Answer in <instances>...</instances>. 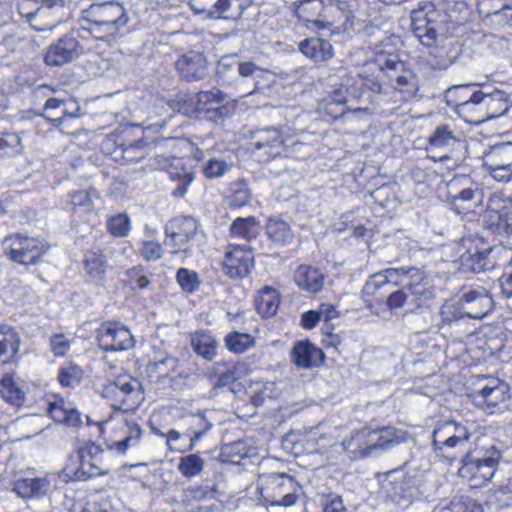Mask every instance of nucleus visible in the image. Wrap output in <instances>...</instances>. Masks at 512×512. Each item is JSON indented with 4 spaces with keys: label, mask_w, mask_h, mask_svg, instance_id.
Segmentation results:
<instances>
[{
    "label": "nucleus",
    "mask_w": 512,
    "mask_h": 512,
    "mask_svg": "<svg viewBox=\"0 0 512 512\" xmlns=\"http://www.w3.org/2000/svg\"><path fill=\"white\" fill-rule=\"evenodd\" d=\"M340 72L339 86L329 91L318 104L319 111L332 119L342 117L347 112L363 115L374 113L370 107H356L352 104L353 100L360 97L363 86L372 92L381 93L387 79L404 102L413 98L418 91L416 75L406 69L405 63L400 60L390 42H382L376 46L372 57L354 72Z\"/></svg>",
    "instance_id": "nucleus-1"
},
{
    "label": "nucleus",
    "mask_w": 512,
    "mask_h": 512,
    "mask_svg": "<svg viewBox=\"0 0 512 512\" xmlns=\"http://www.w3.org/2000/svg\"><path fill=\"white\" fill-rule=\"evenodd\" d=\"M253 266L254 255L247 245H228L223 261V267L229 278H244L250 274Z\"/></svg>",
    "instance_id": "nucleus-14"
},
{
    "label": "nucleus",
    "mask_w": 512,
    "mask_h": 512,
    "mask_svg": "<svg viewBox=\"0 0 512 512\" xmlns=\"http://www.w3.org/2000/svg\"><path fill=\"white\" fill-rule=\"evenodd\" d=\"M483 106L484 121L497 118L509 109L505 93L496 89L492 92L483 91Z\"/></svg>",
    "instance_id": "nucleus-34"
},
{
    "label": "nucleus",
    "mask_w": 512,
    "mask_h": 512,
    "mask_svg": "<svg viewBox=\"0 0 512 512\" xmlns=\"http://www.w3.org/2000/svg\"><path fill=\"white\" fill-rule=\"evenodd\" d=\"M41 0H18L17 10L21 17L25 18L30 24L32 17L36 14L39 9Z\"/></svg>",
    "instance_id": "nucleus-60"
},
{
    "label": "nucleus",
    "mask_w": 512,
    "mask_h": 512,
    "mask_svg": "<svg viewBox=\"0 0 512 512\" xmlns=\"http://www.w3.org/2000/svg\"><path fill=\"white\" fill-rule=\"evenodd\" d=\"M73 105L74 109L70 111L65 101L50 98L44 105V113L42 116L54 123L55 126L60 127L65 123L67 118L76 119L79 117L80 108L76 104Z\"/></svg>",
    "instance_id": "nucleus-26"
},
{
    "label": "nucleus",
    "mask_w": 512,
    "mask_h": 512,
    "mask_svg": "<svg viewBox=\"0 0 512 512\" xmlns=\"http://www.w3.org/2000/svg\"><path fill=\"white\" fill-rule=\"evenodd\" d=\"M20 337L14 327L0 323V361L8 363L13 360L20 349Z\"/></svg>",
    "instance_id": "nucleus-30"
},
{
    "label": "nucleus",
    "mask_w": 512,
    "mask_h": 512,
    "mask_svg": "<svg viewBox=\"0 0 512 512\" xmlns=\"http://www.w3.org/2000/svg\"><path fill=\"white\" fill-rule=\"evenodd\" d=\"M499 457V450H492V455L476 459L474 462L475 474L486 481L490 480L495 473Z\"/></svg>",
    "instance_id": "nucleus-52"
},
{
    "label": "nucleus",
    "mask_w": 512,
    "mask_h": 512,
    "mask_svg": "<svg viewBox=\"0 0 512 512\" xmlns=\"http://www.w3.org/2000/svg\"><path fill=\"white\" fill-rule=\"evenodd\" d=\"M460 300L468 318L482 319L493 309V300L482 287L464 292Z\"/></svg>",
    "instance_id": "nucleus-18"
},
{
    "label": "nucleus",
    "mask_w": 512,
    "mask_h": 512,
    "mask_svg": "<svg viewBox=\"0 0 512 512\" xmlns=\"http://www.w3.org/2000/svg\"><path fill=\"white\" fill-rule=\"evenodd\" d=\"M259 223L255 217H239L230 226V234L235 238L251 240L259 234Z\"/></svg>",
    "instance_id": "nucleus-42"
},
{
    "label": "nucleus",
    "mask_w": 512,
    "mask_h": 512,
    "mask_svg": "<svg viewBox=\"0 0 512 512\" xmlns=\"http://www.w3.org/2000/svg\"><path fill=\"white\" fill-rule=\"evenodd\" d=\"M462 249L460 264L464 270L479 273L488 268L491 248L483 238L472 235L462 238L459 251Z\"/></svg>",
    "instance_id": "nucleus-11"
},
{
    "label": "nucleus",
    "mask_w": 512,
    "mask_h": 512,
    "mask_svg": "<svg viewBox=\"0 0 512 512\" xmlns=\"http://www.w3.org/2000/svg\"><path fill=\"white\" fill-rule=\"evenodd\" d=\"M50 347L55 356H64L70 349V342L63 334H56L50 339Z\"/></svg>",
    "instance_id": "nucleus-64"
},
{
    "label": "nucleus",
    "mask_w": 512,
    "mask_h": 512,
    "mask_svg": "<svg viewBox=\"0 0 512 512\" xmlns=\"http://www.w3.org/2000/svg\"><path fill=\"white\" fill-rule=\"evenodd\" d=\"M294 280L301 290L316 294L322 290L325 276L318 268L300 265L294 273Z\"/></svg>",
    "instance_id": "nucleus-25"
},
{
    "label": "nucleus",
    "mask_w": 512,
    "mask_h": 512,
    "mask_svg": "<svg viewBox=\"0 0 512 512\" xmlns=\"http://www.w3.org/2000/svg\"><path fill=\"white\" fill-rule=\"evenodd\" d=\"M63 6V0H41L30 26L39 32L52 31L61 22L59 12Z\"/></svg>",
    "instance_id": "nucleus-20"
},
{
    "label": "nucleus",
    "mask_w": 512,
    "mask_h": 512,
    "mask_svg": "<svg viewBox=\"0 0 512 512\" xmlns=\"http://www.w3.org/2000/svg\"><path fill=\"white\" fill-rule=\"evenodd\" d=\"M70 459L79 462L77 472L82 476L94 477L103 474L97 452L93 454L91 450H74Z\"/></svg>",
    "instance_id": "nucleus-36"
},
{
    "label": "nucleus",
    "mask_w": 512,
    "mask_h": 512,
    "mask_svg": "<svg viewBox=\"0 0 512 512\" xmlns=\"http://www.w3.org/2000/svg\"><path fill=\"white\" fill-rule=\"evenodd\" d=\"M408 436L405 431L393 427H383L371 434V440L375 441L367 448H386L387 446L406 443Z\"/></svg>",
    "instance_id": "nucleus-37"
},
{
    "label": "nucleus",
    "mask_w": 512,
    "mask_h": 512,
    "mask_svg": "<svg viewBox=\"0 0 512 512\" xmlns=\"http://www.w3.org/2000/svg\"><path fill=\"white\" fill-rule=\"evenodd\" d=\"M84 263L85 269L92 279L100 281L104 278L107 269V260L101 252H87Z\"/></svg>",
    "instance_id": "nucleus-47"
},
{
    "label": "nucleus",
    "mask_w": 512,
    "mask_h": 512,
    "mask_svg": "<svg viewBox=\"0 0 512 512\" xmlns=\"http://www.w3.org/2000/svg\"><path fill=\"white\" fill-rule=\"evenodd\" d=\"M288 137L294 138L297 141L295 148L298 150V156L296 154H290L295 158H305L311 155L312 149L309 146V139L312 137L309 133H300L299 135H288Z\"/></svg>",
    "instance_id": "nucleus-61"
},
{
    "label": "nucleus",
    "mask_w": 512,
    "mask_h": 512,
    "mask_svg": "<svg viewBox=\"0 0 512 512\" xmlns=\"http://www.w3.org/2000/svg\"><path fill=\"white\" fill-rule=\"evenodd\" d=\"M185 424L187 428L185 429V433L189 435V448H193L197 445L201 439V437L211 428V423L207 421L204 415L202 414H193L189 415L185 419Z\"/></svg>",
    "instance_id": "nucleus-41"
},
{
    "label": "nucleus",
    "mask_w": 512,
    "mask_h": 512,
    "mask_svg": "<svg viewBox=\"0 0 512 512\" xmlns=\"http://www.w3.org/2000/svg\"><path fill=\"white\" fill-rule=\"evenodd\" d=\"M254 152L263 161H269L283 154H296L297 141L288 137L283 131L275 128H263L254 132L252 136Z\"/></svg>",
    "instance_id": "nucleus-5"
},
{
    "label": "nucleus",
    "mask_w": 512,
    "mask_h": 512,
    "mask_svg": "<svg viewBox=\"0 0 512 512\" xmlns=\"http://www.w3.org/2000/svg\"><path fill=\"white\" fill-rule=\"evenodd\" d=\"M324 357V352L309 340L296 342L290 352L291 362L302 369L320 366Z\"/></svg>",
    "instance_id": "nucleus-22"
},
{
    "label": "nucleus",
    "mask_w": 512,
    "mask_h": 512,
    "mask_svg": "<svg viewBox=\"0 0 512 512\" xmlns=\"http://www.w3.org/2000/svg\"><path fill=\"white\" fill-rule=\"evenodd\" d=\"M240 364L234 362L216 363L213 366L214 387H223L235 382L239 378Z\"/></svg>",
    "instance_id": "nucleus-40"
},
{
    "label": "nucleus",
    "mask_w": 512,
    "mask_h": 512,
    "mask_svg": "<svg viewBox=\"0 0 512 512\" xmlns=\"http://www.w3.org/2000/svg\"><path fill=\"white\" fill-rule=\"evenodd\" d=\"M203 465V460L198 455L192 454L180 459L178 469L183 476L191 478L202 471Z\"/></svg>",
    "instance_id": "nucleus-55"
},
{
    "label": "nucleus",
    "mask_w": 512,
    "mask_h": 512,
    "mask_svg": "<svg viewBox=\"0 0 512 512\" xmlns=\"http://www.w3.org/2000/svg\"><path fill=\"white\" fill-rule=\"evenodd\" d=\"M260 490L261 497L272 506H293L298 496L297 483L286 474H271L263 478Z\"/></svg>",
    "instance_id": "nucleus-8"
},
{
    "label": "nucleus",
    "mask_w": 512,
    "mask_h": 512,
    "mask_svg": "<svg viewBox=\"0 0 512 512\" xmlns=\"http://www.w3.org/2000/svg\"><path fill=\"white\" fill-rule=\"evenodd\" d=\"M128 22L125 8L115 2L92 5L87 11L83 29L95 39L109 40L122 33Z\"/></svg>",
    "instance_id": "nucleus-2"
},
{
    "label": "nucleus",
    "mask_w": 512,
    "mask_h": 512,
    "mask_svg": "<svg viewBox=\"0 0 512 512\" xmlns=\"http://www.w3.org/2000/svg\"><path fill=\"white\" fill-rule=\"evenodd\" d=\"M387 304L390 309L406 308L409 311L408 294L403 286L402 289L392 292L388 297Z\"/></svg>",
    "instance_id": "nucleus-62"
},
{
    "label": "nucleus",
    "mask_w": 512,
    "mask_h": 512,
    "mask_svg": "<svg viewBox=\"0 0 512 512\" xmlns=\"http://www.w3.org/2000/svg\"><path fill=\"white\" fill-rule=\"evenodd\" d=\"M175 68L181 78L187 81L202 80L207 73V60L199 51H188L175 62Z\"/></svg>",
    "instance_id": "nucleus-19"
},
{
    "label": "nucleus",
    "mask_w": 512,
    "mask_h": 512,
    "mask_svg": "<svg viewBox=\"0 0 512 512\" xmlns=\"http://www.w3.org/2000/svg\"><path fill=\"white\" fill-rule=\"evenodd\" d=\"M96 338L99 347L105 351H123L134 346L130 330L120 322H104L97 329Z\"/></svg>",
    "instance_id": "nucleus-12"
},
{
    "label": "nucleus",
    "mask_w": 512,
    "mask_h": 512,
    "mask_svg": "<svg viewBox=\"0 0 512 512\" xmlns=\"http://www.w3.org/2000/svg\"><path fill=\"white\" fill-rule=\"evenodd\" d=\"M224 96L219 90L182 94L178 97V111L188 117L218 122L227 117L230 109L223 104Z\"/></svg>",
    "instance_id": "nucleus-3"
},
{
    "label": "nucleus",
    "mask_w": 512,
    "mask_h": 512,
    "mask_svg": "<svg viewBox=\"0 0 512 512\" xmlns=\"http://www.w3.org/2000/svg\"><path fill=\"white\" fill-rule=\"evenodd\" d=\"M83 376L84 371L80 366L68 363L60 367L58 381L63 387H75L80 384Z\"/></svg>",
    "instance_id": "nucleus-51"
},
{
    "label": "nucleus",
    "mask_w": 512,
    "mask_h": 512,
    "mask_svg": "<svg viewBox=\"0 0 512 512\" xmlns=\"http://www.w3.org/2000/svg\"><path fill=\"white\" fill-rule=\"evenodd\" d=\"M48 413L55 422L68 427H79L83 423L81 412L61 397H54L53 401L48 402Z\"/></svg>",
    "instance_id": "nucleus-24"
},
{
    "label": "nucleus",
    "mask_w": 512,
    "mask_h": 512,
    "mask_svg": "<svg viewBox=\"0 0 512 512\" xmlns=\"http://www.w3.org/2000/svg\"><path fill=\"white\" fill-rule=\"evenodd\" d=\"M508 392L506 383L496 378H488L484 384H479V387L470 394V398L476 407L487 414H493L508 400Z\"/></svg>",
    "instance_id": "nucleus-9"
},
{
    "label": "nucleus",
    "mask_w": 512,
    "mask_h": 512,
    "mask_svg": "<svg viewBox=\"0 0 512 512\" xmlns=\"http://www.w3.org/2000/svg\"><path fill=\"white\" fill-rule=\"evenodd\" d=\"M407 273L404 267L401 268H388L382 271H379L366 281L363 286L362 292L364 295H374L378 289L383 287L386 284H394L399 285L400 275H405Z\"/></svg>",
    "instance_id": "nucleus-29"
},
{
    "label": "nucleus",
    "mask_w": 512,
    "mask_h": 512,
    "mask_svg": "<svg viewBox=\"0 0 512 512\" xmlns=\"http://www.w3.org/2000/svg\"><path fill=\"white\" fill-rule=\"evenodd\" d=\"M483 165L489 175L498 182L512 180V142L491 146L483 153Z\"/></svg>",
    "instance_id": "nucleus-10"
},
{
    "label": "nucleus",
    "mask_w": 512,
    "mask_h": 512,
    "mask_svg": "<svg viewBox=\"0 0 512 512\" xmlns=\"http://www.w3.org/2000/svg\"><path fill=\"white\" fill-rule=\"evenodd\" d=\"M178 366V359L169 355H162L147 365V373L150 377L164 378L173 373Z\"/></svg>",
    "instance_id": "nucleus-46"
},
{
    "label": "nucleus",
    "mask_w": 512,
    "mask_h": 512,
    "mask_svg": "<svg viewBox=\"0 0 512 512\" xmlns=\"http://www.w3.org/2000/svg\"><path fill=\"white\" fill-rule=\"evenodd\" d=\"M230 207L238 208L247 205L251 200V190L245 179L231 182L225 192Z\"/></svg>",
    "instance_id": "nucleus-39"
},
{
    "label": "nucleus",
    "mask_w": 512,
    "mask_h": 512,
    "mask_svg": "<svg viewBox=\"0 0 512 512\" xmlns=\"http://www.w3.org/2000/svg\"><path fill=\"white\" fill-rule=\"evenodd\" d=\"M238 73L243 78H252L254 81V87L251 91L243 94V96H248L261 88L268 86L273 79V73L265 68H262L256 65L252 61H244L239 63Z\"/></svg>",
    "instance_id": "nucleus-31"
},
{
    "label": "nucleus",
    "mask_w": 512,
    "mask_h": 512,
    "mask_svg": "<svg viewBox=\"0 0 512 512\" xmlns=\"http://www.w3.org/2000/svg\"><path fill=\"white\" fill-rule=\"evenodd\" d=\"M232 165L218 158L208 160L203 168V174L206 178L214 179L224 176L230 171Z\"/></svg>",
    "instance_id": "nucleus-57"
},
{
    "label": "nucleus",
    "mask_w": 512,
    "mask_h": 512,
    "mask_svg": "<svg viewBox=\"0 0 512 512\" xmlns=\"http://www.w3.org/2000/svg\"><path fill=\"white\" fill-rule=\"evenodd\" d=\"M182 143L176 138L162 139L155 144V157L160 169L166 170L169 178L178 183L173 195L183 197L194 180V173L185 168L183 159L177 156V146Z\"/></svg>",
    "instance_id": "nucleus-4"
},
{
    "label": "nucleus",
    "mask_w": 512,
    "mask_h": 512,
    "mask_svg": "<svg viewBox=\"0 0 512 512\" xmlns=\"http://www.w3.org/2000/svg\"><path fill=\"white\" fill-rule=\"evenodd\" d=\"M2 398L13 406H21L25 400L24 391L18 386L13 376L4 375L0 381Z\"/></svg>",
    "instance_id": "nucleus-43"
},
{
    "label": "nucleus",
    "mask_w": 512,
    "mask_h": 512,
    "mask_svg": "<svg viewBox=\"0 0 512 512\" xmlns=\"http://www.w3.org/2000/svg\"><path fill=\"white\" fill-rule=\"evenodd\" d=\"M176 280L182 290L186 293L195 292L200 286L199 276L195 271L187 268H180L176 274Z\"/></svg>",
    "instance_id": "nucleus-54"
},
{
    "label": "nucleus",
    "mask_w": 512,
    "mask_h": 512,
    "mask_svg": "<svg viewBox=\"0 0 512 512\" xmlns=\"http://www.w3.org/2000/svg\"><path fill=\"white\" fill-rule=\"evenodd\" d=\"M120 402V407L129 410L138 405L141 399L140 383L130 377H119L107 388Z\"/></svg>",
    "instance_id": "nucleus-21"
},
{
    "label": "nucleus",
    "mask_w": 512,
    "mask_h": 512,
    "mask_svg": "<svg viewBox=\"0 0 512 512\" xmlns=\"http://www.w3.org/2000/svg\"><path fill=\"white\" fill-rule=\"evenodd\" d=\"M447 189L448 197L454 205H457V202L467 203L466 206L462 207L464 210L470 209L471 205L469 203L481 194L476 184L466 175L453 177L447 183Z\"/></svg>",
    "instance_id": "nucleus-23"
},
{
    "label": "nucleus",
    "mask_w": 512,
    "mask_h": 512,
    "mask_svg": "<svg viewBox=\"0 0 512 512\" xmlns=\"http://www.w3.org/2000/svg\"><path fill=\"white\" fill-rule=\"evenodd\" d=\"M299 50L314 62H325L334 57V49L327 40L311 37L299 43Z\"/></svg>",
    "instance_id": "nucleus-27"
},
{
    "label": "nucleus",
    "mask_w": 512,
    "mask_h": 512,
    "mask_svg": "<svg viewBox=\"0 0 512 512\" xmlns=\"http://www.w3.org/2000/svg\"><path fill=\"white\" fill-rule=\"evenodd\" d=\"M460 142L459 138L448 125H440L435 128L429 137V143L434 148L453 149Z\"/></svg>",
    "instance_id": "nucleus-44"
},
{
    "label": "nucleus",
    "mask_w": 512,
    "mask_h": 512,
    "mask_svg": "<svg viewBox=\"0 0 512 512\" xmlns=\"http://www.w3.org/2000/svg\"><path fill=\"white\" fill-rule=\"evenodd\" d=\"M234 0H215L209 9L207 19L226 18L225 13L231 8Z\"/></svg>",
    "instance_id": "nucleus-63"
},
{
    "label": "nucleus",
    "mask_w": 512,
    "mask_h": 512,
    "mask_svg": "<svg viewBox=\"0 0 512 512\" xmlns=\"http://www.w3.org/2000/svg\"><path fill=\"white\" fill-rule=\"evenodd\" d=\"M197 229L198 222L191 216H177L173 218L165 228V232L169 237L166 245L174 248L184 246L194 237ZM179 251V249H174L171 253L177 254Z\"/></svg>",
    "instance_id": "nucleus-17"
},
{
    "label": "nucleus",
    "mask_w": 512,
    "mask_h": 512,
    "mask_svg": "<svg viewBox=\"0 0 512 512\" xmlns=\"http://www.w3.org/2000/svg\"><path fill=\"white\" fill-rule=\"evenodd\" d=\"M107 230L115 237H126L131 230V221L126 213H118L107 220Z\"/></svg>",
    "instance_id": "nucleus-53"
},
{
    "label": "nucleus",
    "mask_w": 512,
    "mask_h": 512,
    "mask_svg": "<svg viewBox=\"0 0 512 512\" xmlns=\"http://www.w3.org/2000/svg\"><path fill=\"white\" fill-rule=\"evenodd\" d=\"M312 1L315 9L321 8V20H316L318 28L324 29L333 26L341 21H348L352 16L350 5L347 1L341 0H302L301 4Z\"/></svg>",
    "instance_id": "nucleus-16"
},
{
    "label": "nucleus",
    "mask_w": 512,
    "mask_h": 512,
    "mask_svg": "<svg viewBox=\"0 0 512 512\" xmlns=\"http://www.w3.org/2000/svg\"><path fill=\"white\" fill-rule=\"evenodd\" d=\"M455 113L470 124H480L484 122L483 91H473Z\"/></svg>",
    "instance_id": "nucleus-28"
},
{
    "label": "nucleus",
    "mask_w": 512,
    "mask_h": 512,
    "mask_svg": "<svg viewBox=\"0 0 512 512\" xmlns=\"http://www.w3.org/2000/svg\"><path fill=\"white\" fill-rule=\"evenodd\" d=\"M475 86V84H459L449 87L444 94L447 106L456 112L460 105H462L472 94Z\"/></svg>",
    "instance_id": "nucleus-45"
},
{
    "label": "nucleus",
    "mask_w": 512,
    "mask_h": 512,
    "mask_svg": "<svg viewBox=\"0 0 512 512\" xmlns=\"http://www.w3.org/2000/svg\"><path fill=\"white\" fill-rule=\"evenodd\" d=\"M193 351L205 360L211 361L217 355L218 341L215 337L205 331L196 332L190 339Z\"/></svg>",
    "instance_id": "nucleus-33"
},
{
    "label": "nucleus",
    "mask_w": 512,
    "mask_h": 512,
    "mask_svg": "<svg viewBox=\"0 0 512 512\" xmlns=\"http://www.w3.org/2000/svg\"><path fill=\"white\" fill-rule=\"evenodd\" d=\"M280 304L278 291L270 286H265L255 297V307L263 318H269L276 314Z\"/></svg>",
    "instance_id": "nucleus-35"
},
{
    "label": "nucleus",
    "mask_w": 512,
    "mask_h": 512,
    "mask_svg": "<svg viewBox=\"0 0 512 512\" xmlns=\"http://www.w3.org/2000/svg\"><path fill=\"white\" fill-rule=\"evenodd\" d=\"M467 317L462 305L461 300L446 301L440 308L441 326L452 325L459 320Z\"/></svg>",
    "instance_id": "nucleus-49"
},
{
    "label": "nucleus",
    "mask_w": 512,
    "mask_h": 512,
    "mask_svg": "<svg viewBox=\"0 0 512 512\" xmlns=\"http://www.w3.org/2000/svg\"><path fill=\"white\" fill-rule=\"evenodd\" d=\"M443 17L441 11L431 2H420L412 11V31L423 46L432 47L436 43Z\"/></svg>",
    "instance_id": "nucleus-7"
},
{
    "label": "nucleus",
    "mask_w": 512,
    "mask_h": 512,
    "mask_svg": "<svg viewBox=\"0 0 512 512\" xmlns=\"http://www.w3.org/2000/svg\"><path fill=\"white\" fill-rule=\"evenodd\" d=\"M164 253L162 245L153 240L144 241L139 248V254L147 261H157Z\"/></svg>",
    "instance_id": "nucleus-58"
},
{
    "label": "nucleus",
    "mask_w": 512,
    "mask_h": 512,
    "mask_svg": "<svg viewBox=\"0 0 512 512\" xmlns=\"http://www.w3.org/2000/svg\"><path fill=\"white\" fill-rule=\"evenodd\" d=\"M488 505L497 512H502L512 505V484L498 489L490 498Z\"/></svg>",
    "instance_id": "nucleus-56"
},
{
    "label": "nucleus",
    "mask_w": 512,
    "mask_h": 512,
    "mask_svg": "<svg viewBox=\"0 0 512 512\" xmlns=\"http://www.w3.org/2000/svg\"><path fill=\"white\" fill-rule=\"evenodd\" d=\"M51 486L47 476L19 479L15 483V490L23 498H37L45 495Z\"/></svg>",
    "instance_id": "nucleus-32"
},
{
    "label": "nucleus",
    "mask_w": 512,
    "mask_h": 512,
    "mask_svg": "<svg viewBox=\"0 0 512 512\" xmlns=\"http://www.w3.org/2000/svg\"><path fill=\"white\" fill-rule=\"evenodd\" d=\"M70 204L74 210L90 211L92 207L90 192L85 190L73 192L70 196Z\"/></svg>",
    "instance_id": "nucleus-59"
},
{
    "label": "nucleus",
    "mask_w": 512,
    "mask_h": 512,
    "mask_svg": "<svg viewBox=\"0 0 512 512\" xmlns=\"http://www.w3.org/2000/svg\"><path fill=\"white\" fill-rule=\"evenodd\" d=\"M151 273L142 266H134L125 272L123 282L132 290L145 289L150 284Z\"/></svg>",
    "instance_id": "nucleus-50"
},
{
    "label": "nucleus",
    "mask_w": 512,
    "mask_h": 512,
    "mask_svg": "<svg viewBox=\"0 0 512 512\" xmlns=\"http://www.w3.org/2000/svg\"><path fill=\"white\" fill-rule=\"evenodd\" d=\"M84 52L80 41L72 34H66L52 43L44 56L48 66L58 67L73 62Z\"/></svg>",
    "instance_id": "nucleus-13"
},
{
    "label": "nucleus",
    "mask_w": 512,
    "mask_h": 512,
    "mask_svg": "<svg viewBox=\"0 0 512 512\" xmlns=\"http://www.w3.org/2000/svg\"><path fill=\"white\" fill-rule=\"evenodd\" d=\"M266 233L268 238L279 246L290 244L294 238L290 225L277 217L269 218L266 225Z\"/></svg>",
    "instance_id": "nucleus-38"
},
{
    "label": "nucleus",
    "mask_w": 512,
    "mask_h": 512,
    "mask_svg": "<svg viewBox=\"0 0 512 512\" xmlns=\"http://www.w3.org/2000/svg\"><path fill=\"white\" fill-rule=\"evenodd\" d=\"M3 247L11 261L24 266L38 264L49 249L43 240L21 234L6 237Z\"/></svg>",
    "instance_id": "nucleus-6"
},
{
    "label": "nucleus",
    "mask_w": 512,
    "mask_h": 512,
    "mask_svg": "<svg viewBox=\"0 0 512 512\" xmlns=\"http://www.w3.org/2000/svg\"><path fill=\"white\" fill-rule=\"evenodd\" d=\"M225 345L230 352L242 354L255 346V339L248 333L231 332L225 336Z\"/></svg>",
    "instance_id": "nucleus-48"
},
{
    "label": "nucleus",
    "mask_w": 512,
    "mask_h": 512,
    "mask_svg": "<svg viewBox=\"0 0 512 512\" xmlns=\"http://www.w3.org/2000/svg\"><path fill=\"white\" fill-rule=\"evenodd\" d=\"M405 275H400L402 282L399 285L405 287L408 300H409V311H414L423 306L427 301L432 299L433 292L427 286V282L424 281L422 272L415 268H405Z\"/></svg>",
    "instance_id": "nucleus-15"
}]
</instances>
